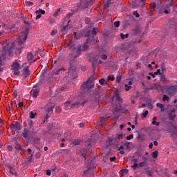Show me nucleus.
Returning a JSON list of instances; mask_svg holds the SVG:
<instances>
[{"label": "nucleus", "mask_w": 177, "mask_h": 177, "mask_svg": "<svg viewBox=\"0 0 177 177\" xmlns=\"http://www.w3.org/2000/svg\"><path fill=\"white\" fill-rule=\"evenodd\" d=\"M0 46H2L3 48L2 50L0 51V55L1 56V57H0V71H3L2 66H5V63H6L4 56L6 55V53L8 50H13L15 47L13 46V44H11L9 46V41H4L3 44L0 43Z\"/></svg>", "instance_id": "f257e3e1"}, {"label": "nucleus", "mask_w": 177, "mask_h": 177, "mask_svg": "<svg viewBox=\"0 0 177 177\" xmlns=\"http://www.w3.org/2000/svg\"><path fill=\"white\" fill-rule=\"evenodd\" d=\"M23 68L21 64L15 62L12 63L11 66V70L14 74V75H20V70Z\"/></svg>", "instance_id": "f03ea898"}, {"label": "nucleus", "mask_w": 177, "mask_h": 177, "mask_svg": "<svg viewBox=\"0 0 177 177\" xmlns=\"http://www.w3.org/2000/svg\"><path fill=\"white\" fill-rule=\"evenodd\" d=\"M80 104H81L80 102H76L73 104H71L70 101H67L64 103V106L66 110H68V107H71V109H75V107H79Z\"/></svg>", "instance_id": "7ed1b4c3"}, {"label": "nucleus", "mask_w": 177, "mask_h": 177, "mask_svg": "<svg viewBox=\"0 0 177 177\" xmlns=\"http://www.w3.org/2000/svg\"><path fill=\"white\" fill-rule=\"evenodd\" d=\"M68 74L72 78H77V72L75 71V66L71 65L68 70Z\"/></svg>", "instance_id": "20e7f679"}, {"label": "nucleus", "mask_w": 177, "mask_h": 177, "mask_svg": "<svg viewBox=\"0 0 177 177\" xmlns=\"http://www.w3.org/2000/svg\"><path fill=\"white\" fill-rule=\"evenodd\" d=\"M71 50H73L74 57H78L80 56V53L81 52V46H78L77 47H71Z\"/></svg>", "instance_id": "39448f33"}, {"label": "nucleus", "mask_w": 177, "mask_h": 177, "mask_svg": "<svg viewBox=\"0 0 177 177\" xmlns=\"http://www.w3.org/2000/svg\"><path fill=\"white\" fill-rule=\"evenodd\" d=\"M28 35V30L26 29L24 30L23 39L21 40V39H19V40H18V43L19 44V45H22V44H24V42H26V41H27Z\"/></svg>", "instance_id": "423d86ee"}, {"label": "nucleus", "mask_w": 177, "mask_h": 177, "mask_svg": "<svg viewBox=\"0 0 177 177\" xmlns=\"http://www.w3.org/2000/svg\"><path fill=\"white\" fill-rule=\"evenodd\" d=\"M82 86L83 89L89 91V90L92 89V88H93L94 84H92L91 83L89 82V81H88V82H84Z\"/></svg>", "instance_id": "0eeeda50"}, {"label": "nucleus", "mask_w": 177, "mask_h": 177, "mask_svg": "<svg viewBox=\"0 0 177 177\" xmlns=\"http://www.w3.org/2000/svg\"><path fill=\"white\" fill-rule=\"evenodd\" d=\"M177 86H171L169 87L167 90V95H170V96H172L174 93H175V91H176Z\"/></svg>", "instance_id": "6e6552de"}, {"label": "nucleus", "mask_w": 177, "mask_h": 177, "mask_svg": "<svg viewBox=\"0 0 177 177\" xmlns=\"http://www.w3.org/2000/svg\"><path fill=\"white\" fill-rule=\"evenodd\" d=\"M176 111V109H172L169 113V120L171 121H174L176 117V113L175 112Z\"/></svg>", "instance_id": "1a4fd4ad"}, {"label": "nucleus", "mask_w": 177, "mask_h": 177, "mask_svg": "<svg viewBox=\"0 0 177 177\" xmlns=\"http://www.w3.org/2000/svg\"><path fill=\"white\" fill-rule=\"evenodd\" d=\"M46 75H48V73L44 74V77H46L44 82H46V84H49V82H50L52 77H53V73H49L48 77H47Z\"/></svg>", "instance_id": "9d476101"}, {"label": "nucleus", "mask_w": 177, "mask_h": 177, "mask_svg": "<svg viewBox=\"0 0 177 177\" xmlns=\"http://www.w3.org/2000/svg\"><path fill=\"white\" fill-rule=\"evenodd\" d=\"M28 75H30V70L26 67L23 70L22 77L23 78H27Z\"/></svg>", "instance_id": "9b49d317"}, {"label": "nucleus", "mask_w": 177, "mask_h": 177, "mask_svg": "<svg viewBox=\"0 0 177 177\" xmlns=\"http://www.w3.org/2000/svg\"><path fill=\"white\" fill-rule=\"evenodd\" d=\"M35 13L37 15L36 16V20H38V19H41V15H45V10H37Z\"/></svg>", "instance_id": "f8f14e48"}, {"label": "nucleus", "mask_w": 177, "mask_h": 177, "mask_svg": "<svg viewBox=\"0 0 177 177\" xmlns=\"http://www.w3.org/2000/svg\"><path fill=\"white\" fill-rule=\"evenodd\" d=\"M31 96L32 97H37V96H38V95H39V90L35 88L33 89L31 92Z\"/></svg>", "instance_id": "ddd939ff"}, {"label": "nucleus", "mask_w": 177, "mask_h": 177, "mask_svg": "<svg viewBox=\"0 0 177 177\" xmlns=\"http://www.w3.org/2000/svg\"><path fill=\"white\" fill-rule=\"evenodd\" d=\"M11 129H15V131L20 130V124L19 123L12 124L10 126Z\"/></svg>", "instance_id": "4468645a"}, {"label": "nucleus", "mask_w": 177, "mask_h": 177, "mask_svg": "<svg viewBox=\"0 0 177 177\" xmlns=\"http://www.w3.org/2000/svg\"><path fill=\"white\" fill-rule=\"evenodd\" d=\"M8 169L10 171V175L17 176V171H15V168L12 167L11 166H8Z\"/></svg>", "instance_id": "2eb2a0df"}, {"label": "nucleus", "mask_w": 177, "mask_h": 177, "mask_svg": "<svg viewBox=\"0 0 177 177\" xmlns=\"http://www.w3.org/2000/svg\"><path fill=\"white\" fill-rule=\"evenodd\" d=\"M132 81L129 82L128 84H124L125 91H128L132 88Z\"/></svg>", "instance_id": "dca6fc26"}, {"label": "nucleus", "mask_w": 177, "mask_h": 177, "mask_svg": "<svg viewBox=\"0 0 177 177\" xmlns=\"http://www.w3.org/2000/svg\"><path fill=\"white\" fill-rule=\"evenodd\" d=\"M27 59H28V61L29 62V63H31V62H32V60L34 59V56L32 55V53H28Z\"/></svg>", "instance_id": "f3484780"}, {"label": "nucleus", "mask_w": 177, "mask_h": 177, "mask_svg": "<svg viewBox=\"0 0 177 177\" xmlns=\"http://www.w3.org/2000/svg\"><path fill=\"white\" fill-rule=\"evenodd\" d=\"M124 138H125V133H119L117 135L115 140H117V139L121 140V139H124Z\"/></svg>", "instance_id": "a211bd4d"}, {"label": "nucleus", "mask_w": 177, "mask_h": 177, "mask_svg": "<svg viewBox=\"0 0 177 177\" xmlns=\"http://www.w3.org/2000/svg\"><path fill=\"white\" fill-rule=\"evenodd\" d=\"M30 134V131L27 129H25L23 133V137L24 139H27L28 138V135Z\"/></svg>", "instance_id": "6ab92c4d"}, {"label": "nucleus", "mask_w": 177, "mask_h": 177, "mask_svg": "<svg viewBox=\"0 0 177 177\" xmlns=\"http://www.w3.org/2000/svg\"><path fill=\"white\" fill-rule=\"evenodd\" d=\"M99 83L100 84V85H106L107 80H104V78H102L99 80Z\"/></svg>", "instance_id": "aec40b11"}, {"label": "nucleus", "mask_w": 177, "mask_h": 177, "mask_svg": "<svg viewBox=\"0 0 177 177\" xmlns=\"http://www.w3.org/2000/svg\"><path fill=\"white\" fill-rule=\"evenodd\" d=\"M86 153H87V151L86 149H83L81 150V156H82V157H86Z\"/></svg>", "instance_id": "412c9836"}, {"label": "nucleus", "mask_w": 177, "mask_h": 177, "mask_svg": "<svg viewBox=\"0 0 177 177\" xmlns=\"http://www.w3.org/2000/svg\"><path fill=\"white\" fill-rule=\"evenodd\" d=\"M138 162V159L136 158V157H135V156H131V164H135Z\"/></svg>", "instance_id": "4be33fe9"}, {"label": "nucleus", "mask_w": 177, "mask_h": 177, "mask_svg": "<svg viewBox=\"0 0 177 177\" xmlns=\"http://www.w3.org/2000/svg\"><path fill=\"white\" fill-rule=\"evenodd\" d=\"M118 150L121 154H125V151H124V146L121 145Z\"/></svg>", "instance_id": "5701e85b"}, {"label": "nucleus", "mask_w": 177, "mask_h": 177, "mask_svg": "<svg viewBox=\"0 0 177 177\" xmlns=\"http://www.w3.org/2000/svg\"><path fill=\"white\" fill-rule=\"evenodd\" d=\"M152 157H153V158H157V157H158V151H155L154 152H153Z\"/></svg>", "instance_id": "b1692460"}, {"label": "nucleus", "mask_w": 177, "mask_h": 177, "mask_svg": "<svg viewBox=\"0 0 177 177\" xmlns=\"http://www.w3.org/2000/svg\"><path fill=\"white\" fill-rule=\"evenodd\" d=\"M120 37L122 39H125V38H128V37H129V35H128V33H127L126 35H124V33H121Z\"/></svg>", "instance_id": "393cba45"}, {"label": "nucleus", "mask_w": 177, "mask_h": 177, "mask_svg": "<svg viewBox=\"0 0 177 177\" xmlns=\"http://www.w3.org/2000/svg\"><path fill=\"white\" fill-rule=\"evenodd\" d=\"M115 98L117 102H122L121 97L118 94L115 96Z\"/></svg>", "instance_id": "a878e982"}, {"label": "nucleus", "mask_w": 177, "mask_h": 177, "mask_svg": "<svg viewBox=\"0 0 177 177\" xmlns=\"http://www.w3.org/2000/svg\"><path fill=\"white\" fill-rule=\"evenodd\" d=\"M29 114H30V118H32V119L35 118V115H37V113H34V112L32 111H30Z\"/></svg>", "instance_id": "bb28decb"}, {"label": "nucleus", "mask_w": 177, "mask_h": 177, "mask_svg": "<svg viewBox=\"0 0 177 177\" xmlns=\"http://www.w3.org/2000/svg\"><path fill=\"white\" fill-rule=\"evenodd\" d=\"M59 13H60V8L57 9L54 15H53V17H57V16L59 15Z\"/></svg>", "instance_id": "cd10ccee"}, {"label": "nucleus", "mask_w": 177, "mask_h": 177, "mask_svg": "<svg viewBox=\"0 0 177 177\" xmlns=\"http://www.w3.org/2000/svg\"><path fill=\"white\" fill-rule=\"evenodd\" d=\"M163 102H168L169 101V97H168L167 95H163Z\"/></svg>", "instance_id": "c85d7f7f"}, {"label": "nucleus", "mask_w": 177, "mask_h": 177, "mask_svg": "<svg viewBox=\"0 0 177 177\" xmlns=\"http://www.w3.org/2000/svg\"><path fill=\"white\" fill-rule=\"evenodd\" d=\"M62 70H64V68H61L59 69L54 71V73L56 74V75H59L60 71H62Z\"/></svg>", "instance_id": "c756f323"}, {"label": "nucleus", "mask_w": 177, "mask_h": 177, "mask_svg": "<svg viewBox=\"0 0 177 177\" xmlns=\"http://www.w3.org/2000/svg\"><path fill=\"white\" fill-rule=\"evenodd\" d=\"M93 62H95V63H96V64H102V63H103V62H102V60H99L96 58H95L93 59Z\"/></svg>", "instance_id": "7c9ffc66"}, {"label": "nucleus", "mask_w": 177, "mask_h": 177, "mask_svg": "<svg viewBox=\"0 0 177 177\" xmlns=\"http://www.w3.org/2000/svg\"><path fill=\"white\" fill-rule=\"evenodd\" d=\"M157 107H159L160 109H161L162 111H164V105L162 104L158 103Z\"/></svg>", "instance_id": "2f4dec72"}, {"label": "nucleus", "mask_w": 177, "mask_h": 177, "mask_svg": "<svg viewBox=\"0 0 177 177\" xmlns=\"http://www.w3.org/2000/svg\"><path fill=\"white\" fill-rule=\"evenodd\" d=\"M15 148L17 149V150H20V149H21V145H20V144L17 143V142H15Z\"/></svg>", "instance_id": "473e14b6"}, {"label": "nucleus", "mask_w": 177, "mask_h": 177, "mask_svg": "<svg viewBox=\"0 0 177 177\" xmlns=\"http://www.w3.org/2000/svg\"><path fill=\"white\" fill-rule=\"evenodd\" d=\"M133 165H131V168H133V169H134V171H135V169H136V168H138V167H139V165H138V162H136V163H133Z\"/></svg>", "instance_id": "72a5a7b5"}, {"label": "nucleus", "mask_w": 177, "mask_h": 177, "mask_svg": "<svg viewBox=\"0 0 177 177\" xmlns=\"http://www.w3.org/2000/svg\"><path fill=\"white\" fill-rule=\"evenodd\" d=\"M73 145H74V146H77L78 145H80V140H75L74 141H73Z\"/></svg>", "instance_id": "f704fd0d"}, {"label": "nucleus", "mask_w": 177, "mask_h": 177, "mask_svg": "<svg viewBox=\"0 0 177 177\" xmlns=\"http://www.w3.org/2000/svg\"><path fill=\"white\" fill-rule=\"evenodd\" d=\"M98 57H100V59H103V60H106L107 59V55H99Z\"/></svg>", "instance_id": "c9c22d12"}, {"label": "nucleus", "mask_w": 177, "mask_h": 177, "mask_svg": "<svg viewBox=\"0 0 177 177\" xmlns=\"http://www.w3.org/2000/svg\"><path fill=\"white\" fill-rule=\"evenodd\" d=\"M147 174L148 176H153V171H151V170H147Z\"/></svg>", "instance_id": "e433bc0d"}, {"label": "nucleus", "mask_w": 177, "mask_h": 177, "mask_svg": "<svg viewBox=\"0 0 177 177\" xmlns=\"http://www.w3.org/2000/svg\"><path fill=\"white\" fill-rule=\"evenodd\" d=\"M71 16H73V13L68 14V15L64 19V21H66V20H68V19H70Z\"/></svg>", "instance_id": "4c0bfd02"}, {"label": "nucleus", "mask_w": 177, "mask_h": 177, "mask_svg": "<svg viewBox=\"0 0 177 177\" xmlns=\"http://www.w3.org/2000/svg\"><path fill=\"white\" fill-rule=\"evenodd\" d=\"M103 121H104V117L100 118V120L98 122L99 125H103Z\"/></svg>", "instance_id": "58836bf2"}, {"label": "nucleus", "mask_w": 177, "mask_h": 177, "mask_svg": "<svg viewBox=\"0 0 177 177\" xmlns=\"http://www.w3.org/2000/svg\"><path fill=\"white\" fill-rule=\"evenodd\" d=\"M155 75H158V74H160V75H161V69H157V71L156 72H154Z\"/></svg>", "instance_id": "ea45409f"}, {"label": "nucleus", "mask_w": 177, "mask_h": 177, "mask_svg": "<svg viewBox=\"0 0 177 177\" xmlns=\"http://www.w3.org/2000/svg\"><path fill=\"white\" fill-rule=\"evenodd\" d=\"M131 139H133V134H131L127 137V140H131Z\"/></svg>", "instance_id": "a19ab883"}, {"label": "nucleus", "mask_w": 177, "mask_h": 177, "mask_svg": "<svg viewBox=\"0 0 177 177\" xmlns=\"http://www.w3.org/2000/svg\"><path fill=\"white\" fill-rule=\"evenodd\" d=\"M73 35L75 39H80V38H81V36H77V32H74Z\"/></svg>", "instance_id": "79ce46f5"}, {"label": "nucleus", "mask_w": 177, "mask_h": 177, "mask_svg": "<svg viewBox=\"0 0 177 177\" xmlns=\"http://www.w3.org/2000/svg\"><path fill=\"white\" fill-rule=\"evenodd\" d=\"M147 114H149V111H145V112L142 114V118H146V117H147Z\"/></svg>", "instance_id": "37998d69"}, {"label": "nucleus", "mask_w": 177, "mask_h": 177, "mask_svg": "<svg viewBox=\"0 0 177 177\" xmlns=\"http://www.w3.org/2000/svg\"><path fill=\"white\" fill-rule=\"evenodd\" d=\"M116 82H117L118 84H120V83L121 82V76H118V77H116Z\"/></svg>", "instance_id": "c03bdc74"}, {"label": "nucleus", "mask_w": 177, "mask_h": 177, "mask_svg": "<svg viewBox=\"0 0 177 177\" xmlns=\"http://www.w3.org/2000/svg\"><path fill=\"white\" fill-rule=\"evenodd\" d=\"M92 32H93V35H96V34H97V30H96L95 28H93Z\"/></svg>", "instance_id": "a18cd8bd"}, {"label": "nucleus", "mask_w": 177, "mask_h": 177, "mask_svg": "<svg viewBox=\"0 0 177 177\" xmlns=\"http://www.w3.org/2000/svg\"><path fill=\"white\" fill-rule=\"evenodd\" d=\"M145 162H142L139 163L138 167H140V168H143V167H145Z\"/></svg>", "instance_id": "49530a36"}, {"label": "nucleus", "mask_w": 177, "mask_h": 177, "mask_svg": "<svg viewBox=\"0 0 177 177\" xmlns=\"http://www.w3.org/2000/svg\"><path fill=\"white\" fill-rule=\"evenodd\" d=\"M107 78H108V80H111V81H114V80H115L114 76H108Z\"/></svg>", "instance_id": "de8ad7c7"}, {"label": "nucleus", "mask_w": 177, "mask_h": 177, "mask_svg": "<svg viewBox=\"0 0 177 177\" xmlns=\"http://www.w3.org/2000/svg\"><path fill=\"white\" fill-rule=\"evenodd\" d=\"M114 26H115V27H116V28L120 27V21H115V22L114 23Z\"/></svg>", "instance_id": "09e8293b"}, {"label": "nucleus", "mask_w": 177, "mask_h": 177, "mask_svg": "<svg viewBox=\"0 0 177 177\" xmlns=\"http://www.w3.org/2000/svg\"><path fill=\"white\" fill-rule=\"evenodd\" d=\"M67 27H68V25H66L62 28V32H66V30L67 29Z\"/></svg>", "instance_id": "8fccbe9b"}, {"label": "nucleus", "mask_w": 177, "mask_h": 177, "mask_svg": "<svg viewBox=\"0 0 177 177\" xmlns=\"http://www.w3.org/2000/svg\"><path fill=\"white\" fill-rule=\"evenodd\" d=\"M35 157L36 158H41V153L39 152L36 153Z\"/></svg>", "instance_id": "3c124183"}, {"label": "nucleus", "mask_w": 177, "mask_h": 177, "mask_svg": "<svg viewBox=\"0 0 177 177\" xmlns=\"http://www.w3.org/2000/svg\"><path fill=\"white\" fill-rule=\"evenodd\" d=\"M161 80L162 81V82H165V81H167V77H165V75H162Z\"/></svg>", "instance_id": "603ef678"}, {"label": "nucleus", "mask_w": 177, "mask_h": 177, "mask_svg": "<svg viewBox=\"0 0 177 177\" xmlns=\"http://www.w3.org/2000/svg\"><path fill=\"white\" fill-rule=\"evenodd\" d=\"M86 1L87 2V3H88V5H93V0H86Z\"/></svg>", "instance_id": "864d4df0"}, {"label": "nucleus", "mask_w": 177, "mask_h": 177, "mask_svg": "<svg viewBox=\"0 0 177 177\" xmlns=\"http://www.w3.org/2000/svg\"><path fill=\"white\" fill-rule=\"evenodd\" d=\"M57 33V30H52L51 35H56Z\"/></svg>", "instance_id": "5fc2aeb1"}, {"label": "nucleus", "mask_w": 177, "mask_h": 177, "mask_svg": "<svg viewBox=\"0 0 177 177\" xmlns=\"http://www.w3.org/2000/svg\"><path fill=\"white\" fill-rule=\"evenodd\" d=\"M133 15L136 16V17H139V13H138V11H134Z\"/></svg>", "instance_id": "6e6d98bb"}, {"label": "nucleus", "mask_w": 177, "mask_h": 177, "mask_svg": "<svg viewBox=\"0 0 177 177\" xmlns=\"http://www.w3.org/2000/svg\"><path fill=\"white\" fill-rule=\"evenodd\" d=\"M115 156H113V157H111L110 158H109V160H110V161H111V162H113V161H114V160H115Z\"/></svg>", "instance_id": "4d7b16f0"}, {"label": "nucleus", "mask_w": 177, "mask_h": 177, "mask_svg": "<svg viewBox=\"0 0 177 177\" xmlns=\"http://www.w3.org/2000/svg\"><path fill=\"white\" fill-rule=\"evenodd\" d=\"M79 127H80V128H84V127H85V123H80V124H79Z\"/></svg>", "instance_id": "13d9d810"}, {"label": "nucleus", "mask_w": 177, "mask_h": 177, "mask_svg": "<svg viewBox=\"0 0 177 177\" xmlns=\"http://www.w3.org/2000/svg\"><path fill=\"white\" fill-rule=\"evenodd\" d=\"M8 150H9V151H12L13 150V147L12 146H8Z\"/></svg>", "instance_id": "bf43d9fd"}, {"label": "nucleus", "mask_w": 177, "mask_h": 177, "mask_svg": "<svg viewBox=\"0 0 177 177\" xmlns=\"http://www.w3.org/2000/svg\"><path fill=\"white\" fill-rule=\"evenodd\" d=\"M161 68H162V71L163 73H164V71H165L167 70V68H165V66L164 65L162 66Z\"/></svg>", "instance_id": "052dcab7"}, {"label": "nucleus", "mask_w": 177, "mask_h": 177, "mask_svg": "<svg viewBox=\"0 0 177 177\" xmlns=\"http://www.w3.org/2000/svg\"><path fill=\"white\" fill-rule=\"evenodd\" d=\"M52 110H53V107L48 108L47 109V113H50V111H52Z\"/></svg>", "instance_id": "680f3d73"}, {"label": "nucleus", "mask_w": 177, "mask_h": 177, "mask_svg": "<svg viewBox=\"0 0 177 177\" xmlns=\"http://www.w3.org/2000/svg\"><path fill=\"white\" fill-rule=\"evenodd\" d=\"M50 174H51L50 170H48V171H46V175H48V176H50Z\"/></svg>", "instance_id": "e2e57ef3"}, {"label": "nucleus", "mask_w": 177, "mask_h": 177, "mask_svg": "<svg viewBox=\"0 0 177 177\" xmlns=\"http://www.w3.org/2000/svg\"><path fill=\"white\" fill-rule=\"evenodd\" d=\"M27 5H28V6H32V5H34V3H32V2H27Z\"/></svg>", "instance_id": "0e129e2a"}, {"label": "nucleus", "mask_w": 177, "mask_h": 177, "mask_svg": "<svg viewBox=\"0 0 177 177\" xmlns=\"http://www.w3.org/2000/svg\"><path fill=\"white\" fill-rule=\"evenodd\" d=\"M141 107H142V109H145V107H146V104H142L141 106H138V109H140Z\"/></svg>", "instance_id": "69168bd1"}, {"label": "nucleus", "mask_w": 177, "mask_h": 177, "mask_svg": "<svg viewBox=\"0 0 177 177\" xmlns=\"http://www.w3.org/2000/svg\"><path fill=\"white\" fill-rule=\"evenodd\" d=\"M18 106H19V107H23V106H24L23 102H19V103L18 104Z\"/></svg>", "instance_id": "338daca9"}, {"label": "nucleus", "mask_w": 177, "mask_h": 177, "mask_svg": "<svg viewBox=\"0 0 177 177\" xmlns=\"http://www.w3.org/2000/svg\"><path fill=\"white\" fill-rule=\"evenodd\" d=\"M149 149H153V142L149 143Z\"/></svg>", "instance_id": "774afa93"}]
</instances>
